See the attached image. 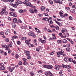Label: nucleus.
I'll list each match as a JSON object with an SVG mask.
<instances>
[{"label":"nucleus","mask_w":76,"mask_h":76,"mask_svg":"<svg viewBox=\"0 0 76 76\" xmlns=\"http://www.w3.org/2000/svg\"><path fill=\"white\" fill-rule=\"evenodd\" d=\"M24 52L26 53V56H27V58L28 59H31V56L30 55V52L28 51L24 50Z\"/></svg>","instance_id":"obj_1"},{"label":"nucleus","mask_w":76,"mask_h":76,"mask_svg":"<svg viewBox=\"0 0 76 76\" xmlns=\"http://www.w3.org/2000/svg\"><path fill=\"white\" fill-rule=\"evenodd\" d=\"M42 66L44 68L49 69H51L53 68L52 65H42Z\"/></svg>","instance_id":"obj_2"},{"label":"nucleus","mask_w":76,"mask_h":76,"mask_svg":"<svg viewBox=\"0 0 76 76\" xmlns=\"http://www.w3.org/2000/svg\"><path fill=\"white\" fill-rule=\"evenodd\" d=\"M28 34L29 36H31V37H32L33 38H35V34L32 32H29Z\"/></svg>","instance_id":"obj_3"},{"label":"nucleus","mask_w":76,"mask_h":76,"mask_svg":"<svg viewBox=\"0 0 76 76\" xmlns=\"http://www.w3.org/2000/svg\"><path fill=\"white\" fill-rule=\"evenodd\" d=\"M52 20L53 19L51 17H50L49 19H48V22H50V23H53V21H52Z\"/></svg>","instance_id":"obj_4"},{"label":"nucleus","mask_w":76,"mask_h":76,"mask_svg":"<svg viewBox=\"0 0 76 76\" xmlns=\"http://www.w3.org/2000/svg\"><path fill=\"white\" fill-rule=\"evenodd\" d=\"M27 2H25V3H24V2H23V3H24V4H26L27 6H30V7H31V6H32V4H31V3L30 2H28V4H27Z\"/></svg>","instance_id":"obj_5"},{"label":"nucleus","mask_w":76,"mask_h":76,"mask_svg":"<svg viewBox=\"0 0 76 76\" xmlns=\"http://www.w3.org/2000/svg\"><path fill=\"white\" fill-rule=\"evenodd\" d=\"M55 22L60 26H62V24L61 23L58 22V21H57L55 20Z\"/></svg>","instance_id":"obj_6"},{"label":"nucleus","mask_w":76,"mask_h":76,"mask_svg":"<svg viewBox=\"0 0 76 76\" xmlns=\"http://www.w3.org/2000/svg\"><path fill=\"white\" fill-rule=\"evenodd\" d=\"M31 41V39H29L28 40H25V42L26 44H28L29 43V42H30Z\"/></svg>","instance_id":"obj_7"},{"label":"nucleus","mask_w":76,"mask_h":76,"mask_svg":"<svg viewBox=\"0 0 76 76\" xmlns=\"http://www.w3.org/2000/svg\"><path fill=\"white\" fill-rule=\"evenodd\" d=\"M59 67V65H56L55 66V68L58 71L59 70V69L58 67Z\"/></svg>","instance_id":"obj_8"},{"label":"nucleus","mask_w":76,"mask_h":76,"mask_svg":"<svg viewBox=\"0 0 76 76\" xmlns=\"http://www.w3.org/2000/svg\"><path fill=\"white\" fill-rule=\"evenodd\" d=\"M5 68L3 66H1L0 67V70H4L5 69Z\"/></svg>","instance_id":"obj_9"},{"label":"nucleus","mask_w":76,"mask_h":76,"mask_svg":"<svg viewBox=\"0 0 76 76\" xmlns=\"http://www.w3.org/2000/svg\"><path fill=\"white\" fill-rule=\"evenodd\" d=\"M15 67H12L11 68H10L9 69V71L10 72H12L15 69Z\"/></svg>","instance_id":"obj_10"},{"label":"nucleus","mask_w":76,"mask_h":76,"mask_svg":"<svg viewBox=\"0 0 76 76\" xmlns=\"http://www.w3.org/2000/svg\"><path fill=\"white\" fill-rule=\"evenodd\" d=\"M29 10L30 12L31 13H34V10L32 9H29Z\"/></svg>","instance_id":"obj_11"},{"label":"nucleus","mask_w":76,"mask_h":76,"mask_svg":"<svg viewBox=\"0 0 76 76\" xmlns=\"http://www.w3.org/2000/svg\"><path fill=\"white\" fill-rule=\"evenodd\" d=\"M42 20H45V21H48V18H43L42 19Z\"/></svg>","instance_id":"obj_12"},{"label":"nucleus","mask_w":76,"mask_h":76,"mask_svg":"<svg viewBox=\"0 0 76 76\" xmlns=\"http://www.w3.org/2000/svg\"><path fill=\"white\" fill-rule=\"evenodd\" d=\"M28 47H33L34 46L32 44H31L30 43H28Z\"/></svg>","instance_id":"obj_13"},{"label":"nucleus","mask_w":76,"mask_h":76,"mask_svg":"<svg viewBox=\"0 0 76 76\" xmlns=\"http://www.w3.org/2000/svg\"><path fill=\"white\" fill-rule=\"evenodd\" d=\"M13 17H17V13L16 12H14L13 13Z\"/></svg>","instance_id":"obj_14"},{"label":"nucleus","mask_w":76,"mask_h":76,"mask_svg":"<svg viewBox=\"0 0 76 76\" xmlns=\"http://www.w3.org/2000/svg\"><path fill=\"white\" fill-rule=\"evenodd\" d=\"M48 74L50 76H52L53 75V74L50 71H48Z\"/></svg>","instance_id":"obj_15"},{"label":"nucleus","mask_w":76,"mask_h":76,"mask_svg":"<svg viewBox=\"0 0 76 76\" xmlns=\"http://www.w3.org/2000/svg\"><path fill=\"white\" fill-rule=\"evenodd\" d=\"M13 20L14 22L16 23L17 22V19L16 18H14L13 19Z\"/></svg>","instance_id":"obj_16"},{"label":"nucleus","mask_w":76,"mask_h":76,"mask_svg":"<svg viewBox=\"0 0 76 76\" xmlns=\"http://www.w3.org/2000/svg\"><path fill=\"white\" fill-rule=\"evenodd\" d=\"M12 26L13 28H15L16 26V24H15L14 23H12Z\"/></svg>","instance_id":"obj_17"},{"label":"nucleus","mask_w":76,"mask_h":76,"mask_svg":"<svg viewBox=\"0 0 76 76\" xmlns=\"http://www.w3.org/2000/svg\"><path fill=\"white\" fill-rule=\"evenodd\" d=\"M41 10H44L45 9V7H42L41 8Z\"/></svg>","instance_id":"obj_18"},{"label":"nucleus","mask_w":76,"mask_h":76,"mask_svg":"<svg viewBox=\"0 0 76 76\" xmlns=\"http://www.w3.org/2000/svg\"><path fill=\"white\" fill-rule=\"evenodd\" d=\"M68 61L71 62H73V59L71 58H69Z\"/></svg>","instance_id":"obj_19"},{"label":"nucleus","mask_w":76,"mask_h":76,"mask_svg":"<svg viewBox=\"0 0 76 76\" xmlns=\"http://www.w3.org/2000/svg\"><path fill=\"white\" fill-rule=\"evenodd\" d=\"M18 12L20 13H22L23 12V11L22 10H18Z\"/></svg>","instance_id":"obj_20"},{"label":"nucleus","mask_w":76,"mask_h":76,"mask_svg":"<svg viewBox=\"0 0 76 76\" xmlns=\"http://www.w3.org/2000/svg\"><path fill=\"white\" fill-rule=\"evenodd\" d=\"M67 40H66V39H64L63 40L62 42L63 43H66V42H67Z\"/></svg>","instance_id":"obj_21"},{"label":"nucleus","mask_w":76,"mask_h":76,"mask_svg":"<svg viewBox=\"0 0 76 76\" xmlns=\"http://www.w3.org/2000/svg\"><path fill=\"white\" fill-rule=\"evenodd\" d=\"M62 66L64 68H65L67 67V66L66 65H64V64H62Z\"/></svg>","instance_id":"obj_22"},{"label":"nucleus","mask_w":76,"mask_h":76,"mask_svg":"<svg viewBox=\"0 0 76 76\" xmlns=\"http://www.w3.org/2000/svg\"><path fill=\"white\" fill-rule=\"evenodd\" d=\"M23 64V63L21 62V61H20L19 62L18 65L20 66H21Z\"/></svg>","instance_id":"obj_23"},{"label":"nucleus","mask_w":76,"mask_h":76,"mask_svg":"<svg viewBox=\"0 0 76 76\" xmlns=\"http://www.w3.org/2000/svg\"><path fill=\"white\" fill-rule=\"evenodd\" d=\"M59 14L60 15H62L63 14V11H60L59 12Z\"/></svg>","instance_id":"obj_24"},{"label":"nucleus","mask_w":76,"mask_h":76,"mask_svg":"<svg viewBox=\"0 0 76 76\" xmlns=\"http://www.w3.org/2000/svg\"><path fill=\"white\" fill-rule=\"evenodd\" d=\"M41 42L43 44H44V43H45V42H46V41L44 40H42V41H41Z\"/></svg>","instance_id":"obj_25"},{"label":"nucleus","mask_w":76,"mask_h":76,"mask_svg":"<svg viewBox=\"0 0 76 76\" xmlns=\"http://www.w3.org/2000/svg\"><path fill=\"white\" fill-rule=\"evenodd\" d=\"M57 3H59V4H63V2L61 1L58 0Z\"/></svg>","instance_id":"obj_26"},{"label":"nucleus","mask_w":76,"mask_h":76,"mask_svg":"<svg viewBox=\"0 0 76 76\" xmlns=\"http://www.w3.org/2000/svg\"><path fill=\"white\" fill-rule=\"evenodd\" d=\"M55 28H56V30H58V29H59V27H58V26H56L55 27Z\"/></svg>","instance_id":"obj_27"},{"label":"nucleus","mask_w":76,"mask_h":76,"mask_svg":"<svg viewBox=\"0 0 76 76\" xmlns=\"http://www.w3.org/2000/svg\"><path fill=\"white\" fill-rule=\"evenodd\" d=\"M22 40H26V37H23L22 38Z\"/></svg>","instance_id":"obj_28"},{"label":"nucleus","mask_w":76,"mask_h":76,"mask_svg":"<svg viewBox=\"0 0 76 76\" xmlns=\"http://www.w3.org/2000/svg\"><path fill=\"white\" fill-rule=\"evenodd\" d=\"M49 2L50 3V4H53V2L52 1H49Z\"/></svg>","instance_id":"obj_29"},{"label":"nucleus","mask_w":76,"mask_h":76,"mask_svg":"<svg viewBox=\"0 0 76 76\" xmlns=\"http://www.w3.org/2000/svg\"><path fill=\"white\" fill-rule=\"evenodd\" d=\"M16 1H17V2H18L19 4H21L22 3V2H21V1H19V0H16Z\"/></svg>","instance_id":"obj_30"},{"label":"nucleus","mask_w":76,"mask_h":76,"mask_svg":"<svg viewBox=\"0 0 76 76\" xmlns=\"http://www.w3.org/2000/svg\"><path fill=\"white\" fill-rule=\"evenodd\" d=\"M43 72V71L42 70H40L39 71H38V73H39V74H41Z\"/></svg>","instance_id":"obj_31"},{"label":"nucleus","mask_w":76,"mask_h":76,"mask_svg":"<svg viewBox=\"0 0 76 76\" xmlns=\"http://www.w3.org/2000/svg\"><path fill=\"white\" fill-rule=\"evenodd\" d=\"M66 50L69 52H70V49L69 48H66Z\"/></svg>","instance_id":"obj_32"},{"label":"nucleus","mask_w":76,"mask_h":76,"mask_svg":"<svg viewBox=\"0 0 76 76\" xmlns=\"http://www.w3.org/2000/svg\"><path fill=\"white\" fill-rule=\"evenodd\" d=\"M4 32L2 31H1L0 32V35H4Z\"/></svg>","instance_id":"obj_33"},{"label":"nucleus","mask_w":76,"mask_h":76,"mask_svg":"<svg viewBox=\"0 0 76 76\" xmlns=\"http://www.w3.org/2000/svg\"><path fill=\"white\" fill-rule=\"evenodd\" d=\"M19 57V55L18 54L15 55V58L18 59Z\"/></svg>","instance_id":"obj_34"},{"label":"nucleus","mask_w":76,"mask_h":76,"mask_svg":"<svg viewBox=\"0 0 76 76\" xmlns=\"http://www.w3.org/2000/svg\"><path fill=\"white\" fill-rule=\"evenodd\" d=\"M2 47H4V48H8V47H7V45H3Z\"/></svg>","instance_id":"obj_35"},{"label":"nucleus","mask_w":76,"mask_h":76,"mask_svg":"<svg viewBox=\"0 0 76 76\" xmlns=\"http://www.w3.org/2000/svg\"><path fill=\"white\" fill-rule=\"evenodd\" d=\"M13 38H14V39H16V38H18V37L17 36H13Z\"/></svg>","instance_id":"obj_36"},{"label":"nucleus","mask_w":76,"mask_h":76,"mask_svg":"<svg viewBox=\"0 0 76 76\" xmlns=\"http://www.w3.org/2000/svg\"><path fill=\"white\" fill-rule=\"evenodd\" d=\"M57 42L58 43H59V44H61V41L60 40H58L57 41Z\"/></svg>","instance_id":"obj_37"},{"label":"nucleus","mask_w":76,"mask_h":76,"mask_svg":"<svg viewBox=\"0 0 76 76\" xmlns=\"http://www.w3.org/2000/svg\"><path fill=\"white\" fill-rule=\"evenodd\" d=\"M10 10H11L12 12H14L15 11V10L14 9H12V8H10Z\"/></svg>","instance_id":"obj_38"},{"label":"nucleus","mask_w":76,"mask_h":76,"mask_svg":"<svg viewBox=\"0 0 76 76\" xmlns=\"http://www.w3.org/2000/svg\"><path fill=\"white\" fill-rule=\"evenodd\" d=\"M30 74L31 75V76H34V73H33L32 72H30Z\"/></svg>","instance_id":"obj_39"},{"label":"nucleus","mask_w":76,"mask_h":76,"mask_svg":"<svg viewBox=\"0 0 76 76\" xmlns=\"http://www.w3.org/2000/svg\"><path fill=\"white\" fill-rule=\"evenodd\" d=\"M53 0L56 3H57L58 1V0Z\"/></svg>","instance_id":"obj_40"},{"label":"nucleus","mask_w":76,"mask_h":76,"mask_svg":"<svg viewBox=\"0 0 76 76\" xmlns=\"http://www.w3.org/2000/svg\"><path fill=\"white\" fill-rule=\"evenodd\" d=\"M57 54L58 56H59L61 55V53L60 52H57Z\"/></svg>","instance_id":"obj_41"},{"label":"nucleus","mask_w":76,"mask_h":76,"mask_svg":"<svg viewBox=\"0 0 76 76\" xmlns=\"http://www.w3.org/2000/svg\"><path fill=\"white\" fill-rule=\"evenodd\" d=\"M9 14L10 15L13 16V12H10Z\"/></svg>","instance_id":"obj_42"},{"label":"nucleus","mask_w":76,"mask_h":76,"mask_svg":"<svg viewBox=\"0 0 76 76\" xmlns=\"http://www.w3.org/2000/svg\"><path fill=\"white\" fill-rule=\"evenodd\" d=\"M12 6H13V7H15V8L17 7V6H16V5L15 4H13L12 5Z\"/></svg>","instance_id":"obj_43"},{"label":"nucleus","mask_w":76,"mask_h":76,"mask_svg":"<svg viewBox=\"0 0 76 76\" xmlns=\"http://www.w3.org/2000/svg\"><path fill=\"white\" fill-rule=\"evenodd\" d=\"M27 64V63L26 62L24 61V62L23 63V64L24 65H26Z\"/></svg>","instance_id":"obj_44"},{"label":"nucleus","mask_w":76,"mask_h":76,"mask_svg":"<svg viewBox=\"0 0 76 76\" xmlns=\"http://www.w3.org/2000/svg\"><path fill=\"white\" fill-rule=\"evenodd\" d=\"M5 41H6V42H9V39L8 38H7L5 39Z\"/></svg>","instance_id":"obj_45"},{"label":"nucleus","mask_w":76,"mask_h":76,"mask_svg":"<svg viewBox=\"0 0 76 76\" xmlns=\"http://www.w3.org/2000/svg\"><path fill=\"white\" fill-rule=\"evenodd\" d=\"M69 20H72V19H73V18H72V17L71 16H70L69 17Z\"/></svg>","instance_id":"obj_46"},{"label":"nucleus","mask_w":76,"mask_h":76,"mask_svg":"<svg viewBox=\"0 0 76 76\" xmlns=\"http://www.w3.org/2000/svg\"><path fill=\"white\" fill-rule=\"evenodd\" d=\"M36 31L37 32H38L39 33H40V32H41V31H39V29H37V30Z\"/></svg>","instance_id":"obj_47"},{"label":"nucleus","mask_w":76,"mask_h":76,"mask_svg":"<svg viewBox=\"0 0 76 76\" xmlns=\"http://www.w3.org/2000/svg\"><path fill=\"white\" fill-rule=\"evenodd\" d=\"M45 75H46V76H48V73L47 72H45Z\"/></svg>","instance_id":"obj_48"},{"label":"nucleus","mask_w":76,"mask_h":76,"mask_svg":"<svg viewBox=\"0 0 76 76\" xmlns=\"http://www.w3.org/2000/svg\"><path fill=\"white\" fill-rule=\"evenodd\" d=\"M64 61H65L66 62H67L68 61V60H67V58H65L64 59Z\"/></svg>","instance_id":"obj_49"},{"label":"nucleus","mask_w":76,"mask_h":76,"mask_svg":"<svg viewBox=\"0 0 76 76\" xmlns=\"http://www.w3.org/2000/svg\"><path fill=\"white\" fill-rule=\"evenodd\" d=\"M17 44L18 45H20V41L17 42Z\"/></svg>","instance_id":"obj_50"},{"label":"nucleus","mask_w":76,"mask_h":76,"mask_svg":"<svg viewBox=\"0 0 76 76\" xmlns=\"http://www.w3.org/2000/svg\"><path fill=\"white\" fill-rule=\"evenodd\" d=\"M64 53V51L61 50V51L60 53L61 55L63 54V53Z\"/></svg>","instance_id":"obj_51"},{"label":"nucleus","mask_w":76,"mask_h":76,"mask_svg":"<svg viewBox=\"0 0 76 76\" xmlns=\"http://www.w3.org/2000/svg\"><path fill=\"white\" fill-rule=\"evenodd\" d=\"M32 7V8H33L34 9H35V8H36V7L35 6H32V5H31V7Z\"/></svg>","instance_id":"obj_52"},{"label":"nucleus","mask_w":76,"mask_h":76,"mask_svg":"<svg viewBox=\"0 0 76 76\" xmlns=\"http://www.w3.org/2000/svg\"><path fill=\"white\" fill-rule=\"evenodd\" d=\"M74 10H70V12L72 13H74Z\"/></svg>","instance_id":"obj_53"},{"label":"nucleus","mask_w":76,"mask_h":76,"mask_svg":"<svg viewBox=\"0 0 76 76\" xmlns=\"http://www.w3.org/2000/svg\"><path fill=\"white\" fill-rule=\"evenodd\" d=\"M57 20H58V21H59V22H61V20L60 19L57 18Z\"/></svg>","instance_id":"obj_54"},{"label":"nucleus","mask_w":76,"mask_h":76,"mask_svg":"<svg viewBox=\"0 0 76 76\" xmlns=\"http://www.w3.org/2000/svg\"><path fill=\"white\" fill-rule=\"evenodd\" d=\"M36 51L37 52H39V48H37L36 49Z\"/></svg>","instance_id":"obj_55"},{"label":"nucleus","mask_w":76,"mask_h":76,"mask_svg":"<svg viewBox=\"0 0 76 76\" xmlns=\"http://www.w3.org/2000/svg\"><path fill=\"white\" fill-rule=\"evenodd\" d=\"M65 9H66L67 10H70V8H69V7H66Z\"/></svg>","instance_id":"obj_56"},{"label":"nucleus","mask_w":76,"mask_h":76,"mask_svg":"<svg viewBox=\"0 0 76 76\" xmlns=\"http://www.w3.org/2000/svg\"><path fill=\"white\" fill-rule=\"evenodd\" d=\"M43 14L44 15H45V16H48V14H47V13H44Z\"/></svg>","instance_id":"obj_57"},{"label":"nucleus","mask_w":76,"mask_h":76,"mask_svg":"<svg viewBox=\"0 0 76 76\" xmlns=\"http://www.w3.org/2000/svg\"><path fill=\"white\" fill-rule=\"evenodd\" d=\"M29 0H25V1L24 2V3H25L26 2H28L29 1Z\"/></svg>","instance_id":"obj_58"},{"label":"nucleus","mask_w":76,"mask_h":76,"mask_svg":"<svg viewBox=\"0 0 76 76\" xmlns=\"http://www.w3.org/2000/svg\"><path fill=\"white\" fill-rule=\"evenodd\" d=\"M67 66L68 67V69H70L71 68V66L70 65H67Z\"/></svg>","instance_id":"obj_59"},{"label":"nucleus","mask_w":76,"mask_h":76,"mask_svg":"<svg viewBox=\"0 0 76 76\" xmlns=\"http://www.w3.org/2000/svg\"><path fill=\"white\" fill-rule=\"evenodd\" d=\"M4 56H6L7 55V53L6 52H4Z\"/></svg>","instance_id":"obj_60"},{"label":"nucleus","mask_w":76,"mask_h":76,"mask_svg":"<svg viewBox=\"0 0 76 76\" xmlns=\"http://www.w3.org/2000/svg\"><path fill=\"white\" fill-rule=\"evenodd\" d=\"M15 4L16 6H18V5H19V3L18 2H15Z\"/></svg>","instance_id":"obj_61"},{"label":"nucleus","mask_w":76,"mask_h":76,"mask_svg":"<svg viewBox=\"0 0 76 76\" xmlns=\"http://www.w3.org/2000/svg\"><path fill=\"white\" fill-rule=\"evenodd\" d=\"M34 11L35 13H37V10L36 9H35L34 10Z\"/></svg>","instance_id":"obj_62"},{"label":"nucleus","mask_w":76,"mask_h":76,"mask_svg":"<svg viewBox=\"0 0 76 76\" xmlns=\"http://www.w3.org/2000/svg\"><path fill=\"white\" fill-rule=\"evenodd\" d=\"M72 62H73L74 64H76V61L75 60H74L73 61H72Z\"/></svg>","instance_id":"obj_63"},{"label":"nucleus","mask_w":76,"mask_h":76,"mask_svg":"<svg viewBox=\"0 0 76 76\" xmlns=\"http://www.w3.org/2000/svg\"><path fill=\"white\" fill-rule=\"evenodd\" d=\"M43 30L44 31H47V29L46 27H45L43 28Z\"/></svg>","instance_id":"obj_64"}]
</instances>
